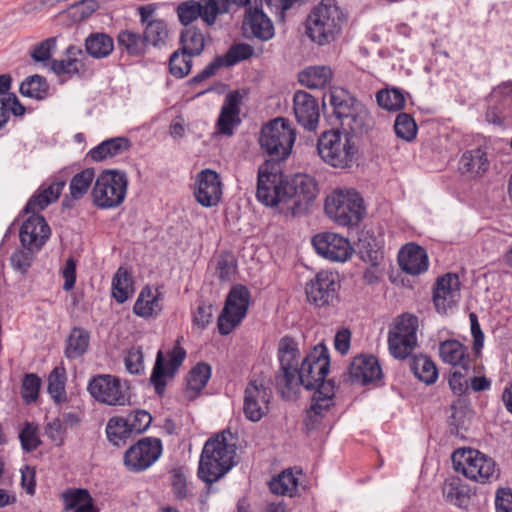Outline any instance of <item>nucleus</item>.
I'll return each instance as SVG.
<instances>
[{"instance_id": "obj_9", "label": "nucleus", "mask_w": 512, "mask_h": 512, "mask_svg": "<svg viewBox=\"0 0 512 512\" xmlns=\"http://www.w3.org/2000/svg\"><path fill=\"white\" fill-rule=\"evenodd\" d=\"M250 298V291L244 285L238 284L230 289L217 321L221 335L230 334L242 322L247 314Z\"/></svg>"}, {"instance_id": "obj_26", "label": "nucleus", "mask_w": 512, "mask_h": 512, "mask_svg": "<svg viewBox=\"0 0 512 512\" xmlns=\"http://www.w3.org/2000/svg\"><path fill=\"white\" fill-rule=\"evenodd\" d=\"M243 34L247 38L267 41L274 36V26L267 15L257 7L248 8L242 23Z\"/></svg>"}, {"instance_id": "obj_18", "label": "nucleus", "mask_w": 512, "mask_h": 512, "mask_svg": "<svg viewBox=\"0 0 512 512\" xmlns=\"http://www.w3.org/2000/svg\"><path fill=\"white\" fill-rule=\"evenodd\" d=\"M337 274L329 271H320L305 287V293L310 303L317 307L331 304L337 298L340 287Z\"/></svg>"}, {"instance_id": "obj_19", "label": "nucleus", "mask_w": 512, "mask_h": 512, "mask_svg": "<svg viewBox=\"0 0 512 512\" xmlns=\"http://www.w3.org/2000/svg\"><path fill=\"white\" fill-rule=\"evenodd\" d=\"M269 168L268 162L259 167L256 197L264 205L273 207L280 202L285 203L282 190L284 180L277 172L269 171Z\"/></svg>"}, {"instance_id": "obj_2", "label": "nucleus", "mask_w": 512, "mask_h": 512, "mask_svg": "<svg viewBox=\"0 0 512 512\" xmlns=\"http://www.w3.org/2000/svg\"><path fill=\"white\" fill-rule=\"evenodd\" d=\"M346 19L336 0H321L307 16L306 35L320 46L328 45L340 35Z\"/></svg>"}, {"instance_id": "obj_32", "label": "nucleus", "mask_w": 512, "mask_h": 512, "mask_svg": "<svg viewBox=\"0 0 512 512\" xmlns=\"http://www.w3.org/2000/svg\"><path fill=\"white\" fill-rule=\"evenodd\" d=\"M359 254L363 261L381 264L384 259L383 240L370 231L364 232L358 241Z\"/></svg>"}, {"instance_id": "obj_64", "label": "nucleus", "mask_w": 512, "mask_h": 512, "mask_svg": "<svg viewBox=\"0 0 512 512\" xmlns=\"http://www.w3.org/2000/svg\"><path fill=\"white\" fill-rule=\"evenodd\" d=\"M443 495L448 502L456 506H462L467 498L464 488L455 480L445 483L443 487Z\"/></svg>"}, {"instance_id": "obj_50", "label": "nucleus", "mask_w": 512, "mask_h": 512, "mask_svg": "<svg viewBox=\"0 0 512 512\" xmlns=\"http://www.w3.org/2000/svg\"><path fill=\"white\" fill-rule=\"evenodd\" d=\"M192 57L193 55L185 53L181 48L173 52L169 59L170 73L177 78L188 75L192 67Z\"/></svg>"}, {"instance_id": "obj_59", "label": "nucleus", "mask_w": 512, "mask_h": 512, "mask_svg": "<svg viewBox=\"0 0 512 512\" xmlns=\"http://www.w3.org/2000/svg\"><path fill=\"white\" fill-rule=\"evenodd\" d=\"M170 483L173 494L177 499L182 500L188 496L187 476L183 467H177L171 471Z\"/></svg>"}, {"instance_id": "obj_49", "label": "nucleus", "mask_w": 512, "mask_h": 512, "mask_svg": "<svg viewBox=\"0 0 512 512\" xmlns=\"http://www.w3.org/2000/svg\"><path fill=\"white\" fill-rule=\"evenodd\" d=\"M106 434L109 441L116 446L124 444L132 435L126 419L122 417H113L108 421Z\"/></svg>"}, {"instance_id": "obj_38", "label": "nucleus", "mask_w": 512, "mask_h": 512, "mask_svg": "<svg viewBox=\"0 0 512 512\" xmlns=\"http://www.w3.org/2000/svg\"><path fill=\"white\" fill-rule=\"evenodd\" d=\"M329 103L333 108V114L340 120L345 119L356 110L361 103L349 96L344 90H333L329 93Z\"/></svg>"}, {"instance_id": "obj_8", "label": "nucleus", "mask_w": 512, "mask_h": 512, "mask_svg": "<svg viewBox=\"0 0 512 512\" xmlns=\"http://www.w3.org/2000/svg\"><path fill=\"white\" fill-rule=\"evenodd\" d=\"M285 203L291 209L293 215L307 211L318 193L315 179L307 174H295L284 179L282 183Z\"/></svg>"}, {"instance_id": "obj_47", "label": "nucleus", "mask_w": 512, "mask_h": 512, "mask_svg": "<svg viewBox=\"0 0 512 512\" xmlns=\"http://www.w3.org/2000/svg\"><path fill=\"white\" fill-rule=\"evenodd\" d=\"M378 105L387 111H399L405 105V97L397 88L381 89L376 93Z\"/></svg>"}, {"instance_id": "obj_46", "label": "nucleus", "mask_w": 512, "mask_h": 512, "mask_svg": "<svg viewBox=\"0 0 512 512\" xmlns=\"http://www.w3.org/2000/svg\"><path fill=\"white\" fill-rule=\"evenodd\" d=\"M211 377V366L205 362H200L189 372L187 380V389L195 394L201 392L207 385Z\"/></svg>"}, {"instance_id": "obj_1", "label": "nucleus", "mask_w": 512, "mask_h": 512, "mask_svg": "<svg viewBox=\"0 0 512 512\" xmlns=\"http://www.w3.org/2000/svg\"><path fill=\"white\" fill-rule=\"evenodd\" d=\"M236 444L229 430H224L209 438L203 447L198 476L208 484L223 477L235 464Z\"/></svg>"}, {"instance_id": "obj_10", "label": "nucleus", "mask_w": 512, "mask_h": 512, "mask_svg": "<svg viewBox=\"0 0 512 512\" xmlns=\"http://www.w3.org/2000/svg\"><path fill=\"white\" fill-rule=\"evenodd\" d=\"M330 359L328 349L323 344L316 345L303 359L301 367L295 373V387L302 385L312 390L325 379L329 372Z\"/></svg>"}, {"instance_id": "obj_23", "label": "nucleus", "mask_w": 512, "mask_h": 512, "mask_svg": "<svg viewBox=\"0 0 512 512\" xmlns=\"http://www.w3.org/2000/svg\"><path fill=\"white\" fill-rule=\"evenodd\" d=\"M50 235V228L45 218L38 214V212L32 213V215L23 222L20 228V241L22 245L29 249H40Z\"/></svg>"}, {"instance_id": "obj_16", "label": "nucleus", "mask_w": 512, "mask_h": 512, "mask_svg": "<svg viewBox=\"0 0 512 512\" xmlns=\"http://www.w3.org/2000/svg\"><path fill=\"white\" fill-rule=\"evenodd\" d=\"M312 245L318 255L332 262H345L353 252L348 239L333 232L316 234Z\"/></svg>"}, {"instance_id": "obj_20", "label": "nucleus", "mask_w": 512, "mask_h": 512, "mask_svg": "<svg viewBox=\"0 0 512 512\" xmlns=\"http://www.w3.org/2000/svg\"><path fill=\"white\" fill-rule=\"evenodd\" d=\"M87 56L78 46L69 45L64 52V58L53 59L51 70L58 76L85 77L88 72Z\"/></svg>"}, {"instance_id": "obj_14", "label": "nucleus", "mask_w": 512, "mask_h": 512, "mask_svg": "<svg viewBox=\"0 0 512 512\" xmlns=\"http://www.w3.org/2000/svg\"><path fill=\"white\" fill-rule=\"evenodd\" d=\"M162 445L157 438H143L131 446L124 454L128 470L140 472L149 468L161 455Z\"/></svg>"}, {"instance_id": "obj_29", "label": "nucleus", "mask_w": 512, "mask_h": 512, "mask_svg": "<svg viewBox=\"0 0 512 512\" xmlns=\"http://www.w3.org/2000/svg\"><path fill=\"white\" fill-rule=\"evenodd\" d=\"M401 269L411 275H419L428 269L429 261L426 250L421 246L406 244L398 254Z\"/></svg>"}, {"instance_id": "obj_40", "label": "nucleus", "mask_w": 512, "mask_h": 512, "mask_svg": "<svg viewBox=\"0 0 512 512\" xmlns=\"http://www.w3.org/2000/svg\"><path fill=\"white\" fill-rule=\"evenodd\" d=\"M341 131H347L355 138L356 134H362L370 128V117L367 110L361 104L356 110L342 120Z\"/></svg>"}, {"instance_id": "obj_42", "label": "nucleus", "mask_w": 512, "mask_h": 512, "mask_svg": "<svg viewBox=\"0 0 512 512\" xmlns=\"http://www.w3.org/2000/svg\"><path fill=\"white\" fill-rule=\"evenodd\" d=\"M201 20L206 26H213L218 16L226 14L230 10L229 0H198Z\"/></svg>"}, {"instance_id": "obj_60", "label": "nucleus", "mask_w": 512, "mask_h": 512, "mask_svg": "<svg viewBox=\"0 0 512 512\" xmlns=\"http://www.w3.org/2000/svg\"><path fill=\"white\" fill-rule=\"evenodd\" d=\"M125 419L132 434L144 432L152 422V416L146 410H135Z\"/></svg>"}, {"instance_id": "obj_28", "label": "nucleus", "mask_w": 512, "mask_h": 512, "mask_svg": "<svg viewBox=\"0 0 512 512\" xmlns=\"http://www.w3.org/2000/svg\"><path fill=\"white\" fill-rule=\"evenodd\" d=\"M66 185V180L62 177L55 176L49 184H43L37 192L29 199L25 206L27 213H35L44 210L50 204L56 202Z\"/></svg>"}, {"instance_id": "obj_61", "label": "nucleus", "mask_w": 512, "mask_h": 512, "mask_svg": "<svg viewBox=\"0 0 512 512\" xmlns=\"http://www.w3.org/2000/svg\"><path fill=\"white\" fill-rule=\"evenodd\" d=\"M97 9L98 2L96 0H81L72 4L67 9V13L73 21L79 22L88 18Z\"/></svg>"}, {"instance_id": "obj_45", "label": "nucleus", "mask_w": 512, "mask_h": 512, "mask_svg": "<svg viewBox=\"0 0 512 512\" xmlns=\"http://www.w3.org/2000/svg\"><path fill=\"white\" fill-rule=\"evenodd\" d=\"M132 278L126 269L118 268L112 280V295L118 303H124L132 294Z\"/></svg>"}, {"instance_id": "obj_21", "label": "nucleus", "mask_w": 512, "mask_h": 512, "mask_svg": "<svg viewBox=\"0 0 512 512\" xmlns=\"http://www.w3.org/2000/svg\"><path fill=\"white\" fill-rule=\"evenodd\" d=\"M194 196L203 207L216 206L222 197V183L218 173L211 169L202 170L196 177Z\"/></svg>"}, {"instance_id": "obj_39", "label": "nucleus", "mask_w": 512, "mask_h": 512, "mask_svg": "<svg viewBox=\"0 0 512 512\" xmlns=\"http://www.w3.org/2000/svg\"><path fill=\"white\" fill-rule=\"evenodd\" d=\"M205 46V39L202 31L195 26L184 27L180 33V48L185 53L199 56Z\"/></svg>"}, {"instance_id": "obj_22", "label": "nucleus", "mask_w": 512, "mask_h": 512, "mask_svg": "<svg viewBox=\"0 0 512 512\" xmlns=\"http://www.w3.org/2000/svg\"><path fill=\"white\" fill-rule=\"evenodd\" d=\"M460 297V281L457 274L447 273L439 277L433 291V302L439 313L446 311L453 306Z\"/></svg>"}, {"instance_id": "obj_30", "label": "nucleus", "mask_w": 512, "mask_h": 512, "mask_svg": "<svg viewBox=\"0 0 512 512\" xmlns=\"http://www.w3.org/2000/svg\"><path fill=\"white\" fill-rule=\"evenodd\" d=\"M489 167L490 161L482 148L465 151L459 160V171L471 178L483 176Z\"/></svg>"}, {"instance_id": "obj_44", "label": "nucleus", "mask_w": 512, "mask_h": 512, "mask_svg": "<svg viewBox=\"0 0 512 512\" xmlns=\"http://www.w3.org/2000/svg\"><path fill=\"white\" fill-rule=\"evenodd\" d=\"M95 179L94 170L84 169L75 174L69 184V195L72 200H80L88 192Z\"/></svg>"}, {"instance_id": "obj_7", "label": "nucleus", "mask_w": 512, "mask_h": 512, "mask_svg": "<svg viewBox=\"0 0 512 512\" xmlns=\"http://www.w3.org/2000/svg\"><path fill=\"white\" fill-rule=\"evenodd\" d=\"M325 212L343 226L357 225L365 214L363 199L355 190H337L325 201Z\"/></svg>"}, {"instance_id": "obj_43", "label": "nucleus", "mask_w": 512, "mask_h": 512, "mask_svg": "<svg viewBox=\"0 0 512 512\" xmlns=\"http://www.w3.org/2000/svg\"><path fill=\"white\" fill-rule=\"evenodd\" d=\"M19 91L23 96L43 100L48 96L49 85L43 76L35 74L21 83Z\"/></svg>"}, {"instance_id": "obj_52", "label": "nucleus", "mask_w": 512, "mask_h": 512, "mask_svg": "<svg viewBox=\"0 0 512 512\" xmlns=\"http://www.w3.org/2000/svg\"><path fill=\"white\" fill-rule=\"evenodd\" d=\"M254 54V48L247 43H237L232 45L224 56H219L226 67L233 66L240 61L247 60Z\"/></svg>"}, {"instance_id": "obj_63", "label": "nucleus", "mask_w": 512, "mask_h": 512, "mask_svg": "<svg viewBox=\"0 0 512 512\" xmlns=\"http://www.w3.org/2000/svg\"><path fill=\"white\" fill-rule=\"evenodd\" d=\"M19 439L23 450L26 452H32L36 450L41 444L37 433V427L29 422H27L20 431Z\"/></svg>"}, {"instance_id": "obj_24", "label": "nucleus", "mask_w": 512, "mask_h": 512, "mask_svg": "<svg viewBox=\"0 0 512 512\" xmlns=\"http://www.w3.org/2000/svg\"><path fill=\"white\" fill-rule=\"evenodd\" d=\"M242 94L239 90L229 92L225 98L216 122L217 131L220 134L231 136L235 126L241 123L240 105Z\"/></svg>"}, {"instance_id": "obj_12", "label": "nucleus", "mask_w": 512, "mask_h": 512, "mask_svg": "<svg viewBox=\"0 0 512 512\" xmlns=\"http://www.w3.org/2000/svg\"><path fill=\"white\" fill-rule=\"evenodd\" d=\"M88 391L97 401L111 406H123L130 398L128 388L111 375L93 377L88 384Z\"/></svg>"}, {"instance_id": "obj_51", "label": "nucleus", "mask_w": 512, "mask_h": 512, "mask_svg": "<svg viewBox=\"0 0 512 512\" xmlns=\"http://www.w3.org/2000/svg\"><path fill=\"white\" fill-rule=\"evenodd\" d=\"M167 36V26L165 22L160 19L148 22L143 33L145 43L153 46L164 44Z\"/></svg>"}, {"instance_id": "obj_57", "label": "nucleus", "mask_w": 512, "mask_h": 512, "mask_svg": "<svg viewBox=\"0 0 512 512\" xmlns=\"http://www.w3.org/2000/svg\"><path fill=\"white\" fill-rule=\"evenodd\" d=\"M315 390L312 402L315 404H319L322 407L329 409L333 405V397L335 394V384L333 381H324L318 382L317 386L313 388Z\"/></svg>"}, {"instance_id": "obj_17", "label": "nucleus", "mask_w": 512, "mask_h": 512, "mask_svg": "<svg viewBox=\"0 0 512 512\" xmlns=\"http://www.w3.org/2000/svg\"><path fill=\"white\" fill-rule=\"evenodd\" d=\"M298 355L299 350L296 341L289 336L281 338L278 345L280 372L275 377L277 386L285 387L289 390L295 388Z\"/></svg>"}, {"instance_id": "obj_25", "label": "nucleus", "mask_w": 512, "mask_h": 512, "mask_svg": "<svg viewBox=\"0 0 512 512\" xmlns=\"http://www.w3.org/2000/svg\"><path fill=\"white\" fill-rule=\"evenodd\" d=\"M293 110L297 122L306 130L312 131L318 125L319 105L316 99L306 91L299 90L293 97Z\"/></svg>"}, {"instance_id": "obj_41", "label": "nucleus", "mask_w": 512, "mask_h": 512, "mask_svg": "<svg viewBox=\"0 0 512 512\" xmlns=\"http://www.w3.org/2000/svg\"><path fill=\"white\" fill-rule=\"evenodd\" d=\"M412 373L425 384H433L438 378L435 363L425 355L416 356L410 363Z\"/></svg>"}, {"instance_id": "obj_34", "label": "nucleus", "mask_w": 512, "mask_h": 512, "mask_svg": "<svg viewBox=\"0 0 512 512\" xmlns=\"http://www.w3.org/2000/svg\"><path fill=\"white\" fill-rule=\"evenodd\" d=\"M130 141L126 137L110 138L90 150L89 156L94 161H103L123 153L130 148Z\"/></svg>"}, {"instance_id": "obj_6", "label": "nucleus", "mask_w": 512, "mask_h": 512, "mask_svg": "<svg viewBox=\"0 0 512 512\" xmlns=\"http://www.w3.org/2000/svg\"><path fill=\"white\" fill-rule=\"evenodd\" d=\"M295 139L296 133L289 121L276 118L263 126L259 143L272 161H282L290 155Z\"/></svg>"}, {"instance_id": "obj_15", "label": "nucleus", "mask_w": 512, "mask_h": 512, "mask_svg": "<svg viewBox=\"0 0 512 512\" xmlns=\"http://www.w3.org/2000/svg\"><path fill=\"white\" fill-rule=\"evenodd\" d=\"M272 391L262 382L250 380L244 391L243 413L252 421H260L269 411Z\"/></svg>"}, {"instance_id": "obj_11", "label": "nucleus", "mask_w": 512, "mask_h": 512, "mask_svg": "<svg viewBox=\"0 0 512 512\" xmlns=\"http://www.w3.org/2000/svg\"><path fill=\"white\" fill-rule=\"evenodd\" d=\"M418 318L410 314L399 316L389 331L388 346L391 355L405 359L413 352L417 344Z\"/></svg>"}, {"instance_id": "obj_27", "label": "nucleus", "mask_w": 512, "mask_h": 512, "mask_svg": "<svg viewBox=\"0 0 512 512\" xmlns=\"http://www.w3.org/2000/svg\"><path fill=\"white\" fill-rule=\"evenodd\" d=\"M381 376L382 370L376 357L359 355L350 363L345 380L364 385L380 379Z\"/></svg>"}, {"instance_id": "obj_55", "label": "nucleus", "mask_w": 512, "mask_h": 512, "mask_svg": "<svg viewBox=\"0 0 512 512\" xmlns=\"http://www.w3.org/2000/svg\"><path fill=\"white\" fill-rule=\"evenodd\" d=\"M394 130L399 138L405 141H412L417 134V125L410 114L400 113L396 117Z\"/></svg>"}, {"instance_id": "obj_36", "label": "nucleus", "mask_w": 512, "mask_h": 512, "mask_svg": "<svg viewBox=\"0 0 512 512\" xmlns=\"http://www.w3.org/2000/svg\"><path fill=\"white\" fill-rule=\"evenodd\" d=\"M332 75L329 66H312L300 72L298 80L310 89H321L331 82Z\"/></svg>"}, {"instance_id": "obj_33", "label": "nucleus", "mask_w": 512, "mask_h": 512, "mask_svg": "<svg viewBox=\"0 0 512 512\" xmlns=\"http://www.w3.org/2000/svg\"><path fill=\"white\" fill-rule=\"evenodd\" d=\"M439 355L443 362L453 366H460L463 370L469 369L467 348L457 340H446L440 343Z\"/></svg>"}, {"instance_id": "obj_58", "label": "nucleus", "mask_w": 512, "mask_h": 512, "mask_svg": "<svg viewBox=\"0 0 512 512\" xmlns=\"http://www.w3.org/2000/svg\"><path fill=\"white\" fill-rule=\"evenodd\" d=\"M57 37H49L32 47L30 57L35 62H46L51 59L52 52L56 49Z\"/></svg>"}, {"instance_id": "obj_13", "label": "nucleus", "mask_w": 512, "mask_h": 512, "mask_svg": "<svg viewBox=\"0 0 512 512\" xmlns=\"http://www.w3.org/2000/svg\"><path fill=\"white\" fill-rule=\"evenodd\" d=\"M186 357V351L176 346L168 353V361H165L162 351L157 353L156 361L150 377V383L154 386L156 394L162 396L165 393L167 380L172 379L177 373Z\"/></svg>"}, {"instance_id": "obj_31", "label": "nucleus", "mask_w": 512, "mask_h": 512, "mask_svg": "<svg viewBox=\"0 0 512 512\" xmlns=\"http://www.w3.org/2000/svg\"><path fill=\"white\" fill-rule=\"evenodd\" d=\"M84 47L86 56L94 59H104L112 54L114 40L104 32H93L86 37Z\"/></svg>"}, {"instance_id": "obj_62", "label": "nucleus", "mask_w": 512, "mask_h": 512, "mask_svg": "<svg viewBox=\"0 0 512 512\" xmlns=\"http://www.w3.org/2000/svg\"><path fill=\"white\" fill-rule=\"evenodd\" d=\"M41 379L34 373L26 374L22 381V397L27 404L38 398Z\"/></svg>"}, {"instance_id": "obj_54", "label": "nucleus", "mask_w": 512, "mask_h": 512, "mask_svg": "<svg viewBox=\"0 0 512 512\" xmlns=\"http://www.w3.org/2000/svg\"><path fill=\"white\" fill-rule=\"evenodd\" d=\"M176 14L179 22L184 26H191L197 19H201V12L198 0H186L176 7Z\"/></svg>"}, {"instance_id": "obj_35", "label": "nucleus", "mask_w": 512, "mask_h": 512, "mask_svg": "<svg viewBox=\"0 0 512 512\" xmlns=\"http://www.w3.org/2000/svg\"><path fill=\"white\" fill-rule=\"evenodd\" d=\"M90 333L81 327L72 328L66 339L64 354L68 359L81 358L88 350Z\"/></svg>"}, {"instance_id": "obj_48", "label": "nucleus", "mask_w": 512, "mask_h": 512, "mask_svg": "<svg viewBox=\"0 0 512 512\" xmlns=\"http://www.w3.org/2000/svg\"><path fill=\"white\" fill-rule=\"evenodd\" d=\"M298 486V479L290 470L283 471L277 477H274L269 487L273 494L293 496Z\"/></svg>"}, {"instance_id": "obj_53", "label": "nucleus", "mask_w": 512, "mask_h": 512, "mask_svg": "<svg viewBox=\"0 0 512 512\" xmlns=\"http://www.w3.org/2000/svg\"><path fill=\"white\" fill-rule=\"evenodd\" d=\"M66 371L63 367H55L48 377V393L55 401L65 398Z\"/></svg>"}, {"instance_id": "obj_56", "label": "nucleus", "mask_w": 512, "mask_h": 512, "mask_svg": "<svg viewBox=\"0 0 512 512\" xmlns=\"http://www.w3.org/2000/svg\"><path fill=\"white\" fill-rule=\"evenodd\" d=\"M120 46H123L130 55H140L145 46L144 37L131 31H121L117 37Z\"/></svg>"}, {"instance_id": "obj_5", "label": "nucleus", "mask_w": 512, "mask_h": 512, "mask_svg": "<svg viewBox=\"0 0 512 512\" xmlns=\"http://www.w3.org/2000/svg\"><path fill=\"white\" fill-rule=\"evenodd\" d=\"M128 177L124 171L107 169L95 179L91 196L93 204L100 209L119 207L125 200Z\"/></svg>"}, {"instance_id": "obj_37", "label": "nucleus", "mask_w": 512, "mask_h": 512, "mask_svg": "<svg viewBox=\"0 0 512 512\" xmlns=\"http://www.w3.org/2000/svg\"><path fill=\"white\" fill-rule=\"evenodd\" d=\"M159 301L160 293L156 292L154 294L149 287H145L140 292L133 306V312L142 318L157 315L162 310Z\"/></svg>"}, {"instance_id": "obj_4", "label": "nucleus", "mask_w": 512, "mask_h": 512, "mask_svg": "<svg viewBox=\"0 0 512 512\" xmlns=\"http://www.w3.org/2000/svg\"><path fill=\"white\" fill-rule=\"evenodd\" d=\"M452 463L455 471L466 478L490 483L499 478L500 471L496 462L486 454L472 448H462L453 452Z\"/></svg>"}, {"instance_id": "obj_3", "label": "nucleus", "mask_w": 512, "mask_h": 512, "mask_svg": "<svg viewBox=\"0 0 512 512\" xmlns=\"http://www.w3.org/2000/svg\"><path fill=\"white\" fill-rule=\"evenodd\" d=\"M317 152L323 162L331 167L348 169L357 162L359 149L351 133L331 129L319 136Z\"/></svg>"}]
</instances>
